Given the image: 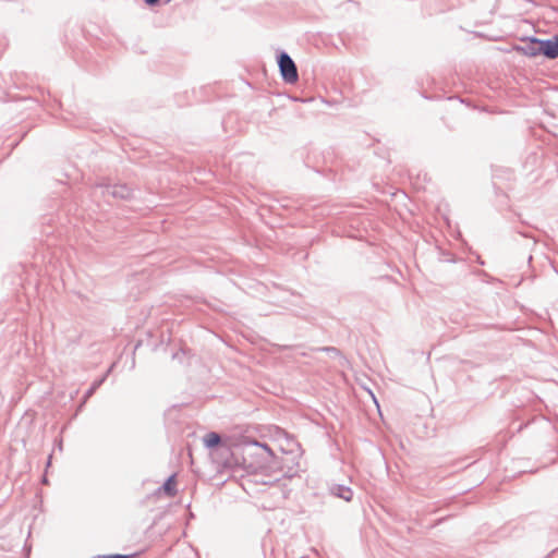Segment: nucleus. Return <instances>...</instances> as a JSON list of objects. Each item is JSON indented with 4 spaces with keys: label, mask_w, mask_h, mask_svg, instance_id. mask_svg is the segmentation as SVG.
<instances>
[{
    "label": "nucleus",
    "mask_w": 558,
    "mask_h": 558,
    "mask_svg": "<svg viewBox=\"0 0 558 558\" xmlns=\"http://www.w3.org/2000/svg\"><path fill=\"white\" fill-rule=\"evenodd\" d=\"M520 50L529 57L543 54V40L533 39L525 47L520 48Z\"/></svg>",
    "instance_id": "4"
},
{
    "label": "nucleus",
    "mask_w": 558,
    "mask_h": 558,
    "mask_svg": "<svg viewBox=\"0 0 558 558\" xmlns=\"http://www.w3.org/2000/svg\"><path fill=\"white\" fill-rule=\"evenodd\" d=\"M147 4L149 5H153L155 4L158 0H145Z\"/></svg>",
    "instance_id": "10"
},
{
    "label": "nucleus",
    "mask_w": 558,
    "mask_h": 558,
    "mask_svg": "<svg viewBox=\"0 0 558 558\" xmlns=\"http://www.w3.org/2000/svg\"><path fill=\"white\" fill-rule=\"evenodd\" d=\"M163 493L169 496V497H173L175 494H177V481H175V476L172 475L170 476L166 483L163 484L162 488Z\"/></svg>",
    "instance_id": "5"
},
{
    "label": "nucleus",
    "mask_w": 558,
    "mask_h": 558,
    "mask_svg": "<svg viewBox=\"0 0 558 558\" xmlns=\"http://www.w3.org/2000/svg\"><path fill=\"white\" fill-rule=\"evenodd\" d=\"M248 444H254L256 447H258L259 452H256L257 457L263 458L264 454L272 456V450L267 445H262V444H258L257 441H251L247 437H243V436L238 437V438L228 437L223 440V445L229 448L240 446V445H248Z\"/></svg>",
    "instance_id": "2"
},
{
    "label": "nucleus",
    "mask_w": 558,
    "mask_h": 558,
    "mask_svg": "<svg viewBox=\"0 0 558 558\" xmlns=\"http://www.w3.org/2000/svg\"><path fill=\"white\" fill-rule=\"evenodd\" d=\"M336 495L347 501H350L353 494L350 488L339 487L337 488Z\"/></svg>",
    "instance_id": "7"
},
{
    "label": "nucleus",
    "mask_w": 558,
    "mask_h": 558,
    "mask_svg": "<svg viewBox=\"0 0 558 558\" xmlns=\"http://www.w3.org/2000/svg\"><path fill=\"white\" fill-rule=\"evenodd\" d=\"M263 465H264V464H263V462H262V461H257L256 463H254V462H250V463L247 464V466H248V468H253V469H258V468H262Z\"/></svg>",
    "instance_id": "9"
},
{
    "label": "nucleus",
    "mask_w": 558,
    "mask_h": 558,
    "mask_svg": "<svg viewBox=\"0 0 558 558\" xmlns=\"http://www.w3.org/2000/svg\"><path fill=\"white\" fill-rule=\"evenodd\" d=\"M543 54L549 59L558 57V37L549 40H543Z\"/></svg>",
    "instance_id": "3"
},
{
    "label": "nucleus",
    "mask_w": 558,
    "mask_h": 558,
    "mask_svg": "<svg viewBox=\"0 0 558 558\" xmlns=\"http://www.w3.org/2000/svg\"><path fill=\"white\" fill-rule=\"evenodd\" d=\"M94 558H132V556H129V555H104V556H97Z\"/></svg>",
    "instance_id": "8"
},
{
    "label": "nucleus",
    "mask_w": 558,
    "mask_h": 558,
    "mask_svg": "<svg viewBox=\"0 0 558 558\" xmlns=\"http://www.w3.org/2000/svg\"><path fill=\"white\" fill-rule=\"evenodd\" d=\"M278 63L283 80L289 84L296 83L299 75L293 60L287 53H281Z\"/></svg>",
    "instance_id": "1"
},
{
    "label": "nucleus",
    "mask_w": 558,
    "mask_h": 558,
    "mask_svg": "<svg viewBox=\"0 0 558 558\" xmlns=\"http://www.w3.org/2000/svg\"><path fill=\"white\" fill-rule=\"evenodd\" d=\"M204 445L208 448L218 446L221 442V437L217 433H208L203 438Z\"/></svg>",
    "instance_id": "6"
},
{
    "label": "nucleus",
    "mask_w": 558,
    "mask_h": 558,
    "mask_svg": "<svg viewBox=\"0 0 558 558\" xmlns=\"http://www.w3.org/2000/svg\"><path fill=\"white\" fill-rule=\"evenodd\" d=\"M123 190L126 192V195H129V194H130V190H129V189L123 187Z\"/></svg>",
    "instance_id": "11"
}]
</instances>
